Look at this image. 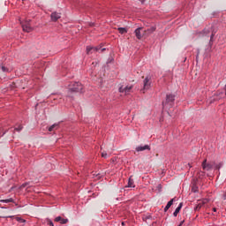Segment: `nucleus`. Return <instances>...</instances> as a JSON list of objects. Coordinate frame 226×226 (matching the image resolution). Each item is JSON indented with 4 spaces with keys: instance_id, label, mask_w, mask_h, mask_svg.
Instances as JSON below:
<instances>
[{
    "instance_id": "obj_34",
    "label": "nucleus",
    "mask_w": 226,
    "mask_h": 226,
    "mask_svg": "<svg viewBox=\"0 0 226 226\" xmlns=\"http://www.w3.org/2000/svg\"><path fill=\"white\" fill-rule=\"evenodd\" d=\"M217 210V208H213V212H215V211H216Z\"/></svg>"
},
{
    "instance_id": "obj_19",
    "label": "nucleus",
    "mask_w": 226,
    "mask_h": 226,
    "mask_svg": "<svg viewBox=\"0 0 226 226\" xmlns=\"http://www.w3.org/2000/svg\"><path fill=\"white\" fill-rule=\"evenodd\" d=\"M206 203H207V200H203V201H201L200 203H199V205H197V209H200Z\"/></svg>"
},
{
    "instance_id": "obj_26",
    "label": "nucleus",
    "mask_w": 226,
    "mask_h": 226,
    "mask_svg": "<svg viewBox=\"0 0 226 226\" xmlns=\"http://www.w3.org/2000/svg\"><path fill=\"white\" fill-rule=\"evenodd\" d=\"M98 83H101V87H102V78H99Z\"/></svg>"
},
{
    "instance_id": "obj_9",
    "label": "nucleus",
    "mask_w": 226,
    "mask_h": 226,
    "mask_svg": "<svg viewBox=\"0 0 226 226\" xmlns=\"http://www.w3.org/2000/svg\"><path fill=\"white\" fill-rule=\"evenodd\" d=\"M140 31H142V27H138L134 31V34L138 40H142V34L140 33Z\"/></svg>"
},
{
    "instance_id": "obj_18",
    "label": "nucleus",
    "mask_w": 226,
    "mask_h": 226,
    "mask_svg": "<svg viewBox=\"0 0 226 226\" xmlns=\"http://www.w3.org/2000/svg\"><path fill=\"white\" fill-rule=\"evenodd\" d=\"M118 31H119L120 34H124L125 33H128V30H126V28H124V27H119Z\"/></svg>"
},
{
    "instance_id": "obj_22",
    "label": "nucleus",
    "mask_w": 226,
    "mask_h": 226,
    "mask_svg": "<svg viewBox=\"0 0 226 226\" xmlns=\"http://www.w3.org/2000/svg\"><path fill=\"white\" fill-rule=\"evenodd\" d=\"M47 223H48V226H54V224L52 223V221H50L49 219H47Z\"/></svg>"
},
{
    "instance_id": "obj_21",
    "label": "nucleus",
    "mask_w": 226,
    "mask_h": 226,
    "mask_svg": "<svg viewBox=\"0 0 226 226\" xmlns=\"http://www.w3.org/2000/svg\"><path fill=\"white\" fill-rule=\"evenodd\" d=\"M101 156H102V158H107V157H109V154H107L106 152H102V153L101 154Z\"/></svg>"
},
{
    "instance_id": "obj_10",
    "label": "nucleus",
    "mask_w": 226,
    "mask_h": 226,
    "mask_svg": "<svg viewBox=\"0 0 226 226\" xmlns=\"http://www.w3.org/2000/svg\"><path fill=\"white\" fill-rule=\"evenodd\" d=\"M55 222H59L61 224H66L68 223V219L61 218V216H56L55 218Z\"/></svg>"
},
{
    "instance_id": "obj_16",
    "label": "nucleus",
    "mask_w": 226,
    "mask_h": 226,
    "mask_svg": "<svg viewBox=\"0 0 226 226\" xmlns=\"http://www.w3.org/2000/svg\"><path fill=\"white\" fill-rule=\"evenodd\" d=\"M127 188H134V181H132V178H128Z\"/></svg>"
},
{
    "instance_id": "obj_3",
    "label": "nucleus",
    "mask_w": 226,
    "mask_h": 226,
    "mask_svg": "<svg viewBox=\"0 0 226 226\" xmlns=\"http://www.w3.org/2000/svg\"><path fill=\"white\" fill-rule=\"evenodd\" d=\"M173 106V95L172 94H167V100L162 102V109H170Z\"/></svg>"
},
{
    "instance_id": "obj_11",
    "label": "nucleus",
    "mask_w": 226,
    "mask_h": 226,
    "mask_svg": "<svg viewBox=\"0 0 226 226\" xmlns=\"http://www.w3.org/2000/svg\"><path fill=\"white\" fill-rule=\"evenodd\" d=\"M154 31H156V26H150L149 28L145 30V34H153Z\"/></svg>"
},
{
    "instance_id": "obj_28",
    "label": "nucleus",
    "mask_w": 226,
    "mask_h": 226,
    "mask_svg": "<svg viewBox=\"0 0 226 226\" xmlns=\"http://www.w3.org/2000/svg\"><path fill=\"white\" fill-rule=\"evenodd\" d=\"M1 218H13V216H0Z\"/></svg>"
},
{
    "instance_id": "obj_2",
    "label": "nucleus",
    "mask_w": 226,
    "mask_h": 226,
    "mask_svg": "<svg viewBox=\"0 0 226 226\" xmlns=\"http://www.w3.org/2000/svg\"><path fill=\"white\" fill-rule=\"evenodd\" d=\"M106 49L100 46L93 47V46H87V54L89 56L91 54H94V52H105Z\"/></svg>"
},
{
    "instance_id": "obj_17",
    "label": "nucleus",
    "mask_w": 226,
    "mask_h": 226,
    "mask_svg": "<svg viewBox=\"0 0 226 226\" xmlns=\"http://www.w3.org/2000/svg\"><path fill=\"white\" fill-rule=\"evenodd\" d=\"M1 203H13V199L0 200Z\"/></svg>"
},
{
    "instance_id": "obj_14",
    "label": "nucleus",
    "mask_w": 226,
    "mask_h": 226,
    "mask_svg": "<svg viewBox=\"0 0 226 226\" xmlns=\"http://www.w3.org/2000/svg\"><path fill=\"white\" fill-rule=\"evenodd\" d=\"M171 205H173V199L170 200V202H167V206L164 207V212H167L170 207H171Z\"/></svg>"
},
{
    "instance_id": "obj_13",
    "label": "nucleus",
    "mask_w": 226,
    "mask_h": 226,
    "mask_svg": "<svg viewBox=\"0 0 226 226\" xmlns=\"http://www.w3.org/2000/svg\"><path fill=\"white\" fill-rule=\"evenodd\" d=\"M183 207V203L178 204V207H176L174 211V217L178 216V213L180 212V208Z\"/></svg>"
},
{
    "instance_id": "obj_24",
    "label": "nucleus",
    "mask_w": 226,
    "mask_h": 226,
    "mask_svg": "<svg viewBox=\"0 0 226 226\" xmlns=\"http://www.w3.org/2000/svg\"><path fill=\"white\" fill-rule=\"evenodd\" d=\"M2 72H9V69H6V67L2 66Z\"/></svg>"
},
{
    "instance_id": "obj_31",
    "label": "nucleus",
    "mask_w": 226,
    "mask_h": 226,
    "mask_svg": "<svg viewBox=\"0 0 226 226\" xmlns=\"http://www.w3.org/2000/svg\"><path fill=\"white\" fill-rule=\"evenodd\" d=\"M224 95L226 96V85L224 86Z\"/></svg>"
},
{
    "instance_id": "obj_1",
    "label": "nucleus",
    "mask_w": 226,
    "mask_h": 226,
    "mask_svg": "<svg viewBox=\"0 0 226 226\" xmlns=\"http://www.w3.org/2000/svg\"><path fill=\"white\" fill-rule=\"evenodd\" d=\"M68 92L82 93V84L79 82L71 83V85H68Z\"/></svg>"
},
{
    "instance_id": "obj_5",
    "label": "nucleus",
    "mask_w": 226,
    "mask_h": 226,
    "mask_svg": "<svg viewBox=\"0 0 226 226\" xmlns=\"http://www.w3.org/2000/svg\"><path fill=\"white\" fill-rule=\"evenodd\" d=\"M215 166H217V165H215V163L213 162L207 163L206 160H203V162H201V168L203 169V170H206V171L213 170Z\"/></svg>"
},
{
    "instance_id": "obj_4",
    "label": "nucleus",
    "mask_w": 226,
    "mask_h": 226,
    "mask_svg": "<svg viewBox=\"0 0 226 226\" xmlns=\"http://www.w3.org/2000/svg\"><path fill=\"white\" fill-rule=\"evenodd\" d=\"M132 92V86H125L118 87V93L124 94L125 95L130 94Z\"/></svg>"
},
{
    "instance_id": "obj_32",
    "label": "nucleus",
    "mask_w": 226,
    "mask_h": 226,
    "mask_svg": "<svg viewBox=\"0 0 226 226\" xmlns=\"http://www.w3.org/2000/svg\"><path fill=\"white\" fill-rule=\"evenodd\" d=\"M215 36V34H212L210 40H213V37Z\"/></svg>"
},
{
    "instance_id": "obj_36",
    "label": "nucleus",
    "mask_w": 226,
    "mask_h": 226,
    "mask_svg": "<svg viewBox=\"0 0 226 226\" xmlns=\"http://www.w3.org/2000/svg\"><path fill=\"white\" fill-rule=\"evenodd\" d=\"M193 192H196V190H194Z\"/></svg>"
},
{
    "instance_id": "obj_20",
    "label": "nucleus",
    "mask_w": 226,
    "mask_h": 226,
    "mask_svg": "<svg viewBox=\"0 0 226 226\" xmlns=\"http://www.w3.org/2000/svg\"><path fill=\"white\" fill-rule=\"evenodd\" d=\"M16 222H20V223H25V219H22L20 217H16Z\"/></svg>"
},
{
    "instance_id": "obj_30",
    "label": "nucleus",
    "mask_w": 226,
    "mask_h": 226,
    "mask_svg": "<svg viewBox=\"0 0 226 226\" xmlns=\"http://www.w3.org/2000/svg\"><path fill=\"white\" fill-rule=\"evenodd\" d=\"M215 169L219 170V164L215 165Z\"/></svg>"
},
{
    "instance_id": "obj_7",
    "label": "nucleus",
    "mask_w": 226,
    "mask_h": 226,
    "mask_svg": "<svg viewBox=\"0 0 226 226\" xmlns=\"http://www.w3.org/2000/svg\"><path fill=\"white\" fill-rule=\"evenodd\" d=\"M51 20L52 22H57V20H59V19H61V14H59V12H52L51 13Z\"/></svg>"
},
{
    "instance_id": "obj_35",
    "label": "nucleus",
    "mask_w": 226,
    "mask_h": 226,
    "mask_svg": "<svg viewBox=\"0 0 226 226\" xmlns=\"http://www.w3.org/2000/svg\"><path fill=\"white\" fill-rule=\"evenodd\" d=\"M224 200H226V194H224Z\"/></svg>"
},
{
    "instance_id": "obj_12",
    "label": "nucleus",
    "mask_w": 226,
    "mask_h": 226,
    "mask_svg": "<svg viewBox=\"0 0 226 226\" xmlns=\"http://www.w3.org/2000/svg\"><path fill=\"white\" fill-rule=\"evenodd\" d=\"M151 87V81H149L148 78L144 79V90H148Z\"/></svg>"
},
{
    "instance_id": "obj_29",
    "label": "nucleus",
    "mask_w": 226,
    "mask_h": 226,
    "mask_svg": "<svg viewBox=\"0 0 226 226\" xmlns=\"http://www.w3.org/2000/svg\"><path fill=\"white\" fill-rule=\"evenodd\" d=\"M142 4H144V3H146V0H139Z\"/></svg>"
},
{
    "instance_id": "obj_25",
    "label": "nucleus",
    "mask_w": 226,
    "mask_h": 226,
    "mask_svg": "<svg viewBox=\"0 0 226 226\" xmlns=\"http://www.w3.org/2000/svg\"><path fill=\"white\" fill-rule=\"evenodd\" d=\"M26 185H28V184L27 183H25V184H23V185H20V188L22 189V188H25V187H26Z\"/></svg>"
},
{
    "instance_id": "obj_6",
    "label": "nucleus",
    "mask_w": 226,
    "mask_h": 226,
    "mask_svg": "<svg viewBox=\"0 0 226 226\" xmlns=\"http://www.w3.org/2000/svg\"><path fill=\"white\" fill-rule=\"evenodd\" d=\"M21 26L25 33H31V31H33V27H31V24H29V22L21 23Z\"/></svg>"
},
{
    "instance_id": "obj_8",
    "label": "nucleus",
    "mask_w": 226,
    "mask_h": 226,
    "mask_svg": "<svg viewBox=\"0 0 226 226\" xmlns=\"http://www.w3.org/2000/svg\"><path fill=\"white\" fill-rule=\"evenodd\" d=\"M146 150H151V147H148V145L139 146L135 147V151L141 152Z\"/></svg>"
},
{
    "instance_id": "obj_15",
    "label": "nucleus",
    "mask_w": 226,
    "mask_h": 226,
    "mask_svg": "<svg viewBox=\"0 0 226 226\" xmlns=\"http://www.w3.org/2000/svg\"><path fill=\"white\" fill-rule=\"evenodd\" d=\"M58 127H59L58 124H52V125H50V127L48 128V132H52L54 130H56V128H58Z\"/></svg>"
},
{
    "instance_id": "obj_33",
    "label": "nucleus",
    "mask_w": 226,
    "mask_h": 226,
    "mask_svg": "<svg viewBox=\"0 0 226 226\" xmlns=\"http://www.w3.org/2000/svg\"><path fill=\"white\" fill-rule=\"evenodd\" d=\"M178 226H183V222H180V224H178Z\"/></svg>"
},
{
    "instance_id": "obj_23",
    "label": "nucleus",
    "mask_w": 226,
    "mask_h": 226,
    "mask_svg": "<svg viewBox=\"0 0 226 226\" xmlns=\"http://www.w3.org/2000/svg\"><path fill=\"white\" fill-rule=\"evenodd\" d=\"M14 130H16V132H20L22 130V125H18Z\"/></svg>"
},
{
    "instance_id": "obj_27",
    "label": "nucleus",
    "mask_w": 226,
    "mask_h": 226,
    "mask_svg": "<svg viewBox=\"0 0 226 226\" xmlns=\"http://www.w3.org/2000/svg\"><path fill=\"white\" fill-rule=\"evenodd\" d=\"M196 52V57H199V49H195Z\"/></svg>"
}]
</instances>
